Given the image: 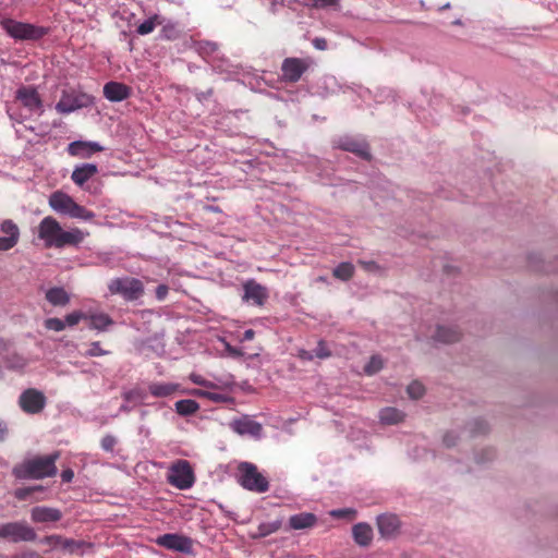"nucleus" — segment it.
<instances>
[{"instance_id":"nucleus-11","label":"nucleus","mask_w":558,"mask_h":558,"mask_svg":"<svg viewBox=\"0 0 558 558\" xmlns=\"http://www.w3.org/2000/svg\"><path fill=\"white\" fill-rule=\"evenodd\" d=\"M19 405L27 414H37L44 410L46 397L41 391L28 388L21 393Z\"/></svg>"},{"instance_id":"nucleus-30","label":"nucleus","mask_w":558,"mask_h":558,"mask_svg":"<svg viewBox=\"0 0 558 558\" xmlns=\"http://www.w3.org/2000/svg\"><path fill=\"white\" fill-rule=\"evenodd\" d=\"M175 411L181 416L193 415L199 410V404L192 399L179 400L174 404Z\"/></svg>"},{"instance_id":"nucleus-46","label":"nucleus","mask_w":558,"mask_h":558,"mask_svg":"<svg viewBox=\"0 0 558 558\" xmlns=\"http://www.w3.org/2000/svg\"><path fill=\"white\" fill-rule=\"evenodd\" d=\"M206 399L214 401V402H229L232 400V398L227 395L211 392V391H208V396Z\"/></svg>"},{"instance_id":"nucleus-24","label":"nucleus","mask_w":558,"mask_h":558,"mask_svg":"<svg viewBox=\"0 0 558 558\" xmlns=\"http://www.w3.org/2000/svg\"><path fill=\"white\" fill-rule=\"evenodd\" d=\"M148 390L156 398H165L180 391V385L174 383H151L148 386Z\"/></svg>"},{"instance_id":"nucleus-51","label":"nucleus","mask_w":558,"mask_h":558,"mask_svg":"<svg viewBox=\"0 0 558 558\" xmlns=\"http://www.w3.org/2000/svg\"><path fill=\"white\" fill-rule=\"evenodd\" d=\"M12 558H44V557L36 551L29 550V551H25V553H22L19 555H14Z\"/></svg>"},{"instance_id":"nucleus-33","label":"nucleus","mask_w":558,"mask_h":558,"mask_svg":"<svg viewBox=\"0 0 558 558\" xmlns=\"http://www.w3.org/2000/svg\"><path fill=\"white\" fill-rule=\"evenodd\" d=\"M162 23H163V19L160 15L155 14V15L150 16L148 20L141 23L137 26L136 32L138 35H142V36L148 35L154 32L156 26L161 25Z\"/></svg>"},{"instance_id":"nucleus-14","label":"nucleus","mask_w":558,"mask_h":558,"mask_svg":"<svg viewBox=\"0 0 558 558\" xmlns=\"http://www.w3.org/2000/svg\"><path fill=\"white\" fill-rule=\"evenodd\" d=\"M230 428L241 435H250L255 438H259L263 433V426L260 423L251 420L248 416L244 415L240 418H235L230 423Z\"/></svg>"},{"instance_id":"nucleus-26","label":"nucleus","mask_w":558,"mask_h":558,"mask_svg":"<svg viewBox=\"0 0 558 558\" xmlns=\"http://www.w3.org/2000/svg\"><path fill=\"white\" fill-rule=\"evenodd\" d=\"M340 147L343 150L351 151L363 159H371V154L368 150V146L365 143H361L354 140H345L340 144Z\"/></svg>"},{"instance_id":"nucleus-8","label":"nucleus","mask_w":558,"mask_h":558,"mask_svg":"<svg viewBox=\"0 0 558 558\" xmlns=\"http://www.w3.org/2000/svg\"><path fill=\"white\" fill-rule=\"evenodd\" d=\"M92 102L93 98L86 93L76 89L63 90L60 100L56 105V110L59 113H70L87 107Z\"/></svg>"},{"instance_id":"nucleus-54","label":"nucleus","mask_w":558,"mask_h":558,"mask_svg":"<svg viewBox=\"0 0 558 558\" xmlns=\"http://www.w3.org/2000/svg\"><path fill=\"white\" fill-rule=\"evenodd\" d=\"M299 357L303 361H312L314 359V354L306 350H300Z\"/></svg>"},{"instance_id":"nucleus-52","label":"nucleus","mask_w":558,"mask_h":558,"mask_svg":"<svg viewBox=\"0 0 558 558\" xmlns=\"http://www.w3.org/2000/svg\"><path fill=\"white\" fill-rule=\"evenodd\" d=\"M457 442V437L452 434V433H447L445 436H444V444L447 446V447H452L454 446Z\"/></svg>"},{"instance_id":"nucleus-38","label":"nucleus","mask_w":558,"mask_h":558,"mask_svg":"<svg viewBox=\"0 0 558 558\" xmlns=\"http://www.w3.org/2000/svg\"><path fill=\"white\" fill-rule=\"evenodd\" d=\"M82 319H87V314L82 311H74L65 316V326L73 327L77 325Z\"/></svg>"},{"instance_id":"nucleus-48","label":"nucleus","mask_w":558,"mask_h":558,"mask_svg":"<svg viewBox=\"0 0 558 558\" xmlns=\"http://www.w3.org/2000/svg\"><path fill=\"white\" fill-rule=\"evenodd\" d=\"M168 291H169V288L168 286L166 284H159L157 288H156V298L159 300V301H162L166 299L167 294H168Z\"/></svg>"},{"instance_id":"nucleus-7","label":"nucleus","mask_w":558,"mask_h":558,"mask_svg":"<svg viewBox=\"0 0 558 558\" xmlns=\"http://www.w3.org/2000/svg\"><path fill=\"white\" fill-rule=\"evenodd\" d=\"M169 484L179 489H189L195 482L193 469L189 461L178 460L171 464L167 476Z\"/></svg>"},{"instance_id":"nucleus-10","label":"nucleus","mask_w":558,"mask_h":558,"mask_svg":"<svg viewBox=\"0 0 558 558\" xmlns=\"http://www.w3.org/2000/svg\"><path fill=\"white\" fill-rule=\"evenodd\" d=\"M156 544L166 549L183 554H191L194 547V542L191 537L178 533L160 535L157 537Z\"/></svg>"},{"instance_id":"nucleus-6","label":"nucleus","mask_w":558,"mask_h":558,"mask_svg":"<svg viewBox=\"0 0 558 558\" xmlns=\"http://www.w3.org/2000/svg\"><path fill=\"white\" fill-rule=\"evenodd\" d=\"M35 530L25 521H13L0 524V539L11 543L34 542Z\"/></svg>"},{"instance_id":"nucleus-40","label":"nucleus","mask_w":558,"mask_h":558,"mask_svg":"<svg viewBox=\"0 0 558 558\" xmlns=\"http://www.w3.org/2000/svg\"><path fill=\"white\" fill-rule=\"evenodd\" d=\"M5 363L9 368L22 369L26 365V360L19 354H13L7 357Z\"/></svg>"},{"instance_id":"nucleus-16","label":"nucleus","mask_w":558,"mask_h":558,"mask_svg":"<svg viewBox=\"0 0 558 558\" xmlns=\"http://www.w3.org/2000/svg\"><path fill=\"white\" fill-rule=\"evenodd\" d=\"M62 518L59 509L37 506L31 510V519L35 523L58 522Z\"/></svg>"},{"instance_id":"nucleus-21","label":"nucleus","mask_w":558,"mask_h":558,"mask_svg":"<svg viewBox=\"0 0 558 558\" xmlns=\"http://www.w3.org/2000/svg\"><path fill=\"white\" fill-rule=\"evenodd\" d=\"M73 203L74 199L70 195L61 191L53 192L49 197L50 207L54 211L63 215H66L69 213Z\"/></svg>"},{"instance_id":"nucleus-28","label":"nucleus","mask_w":558,"mask_h":558,"mask_svg":"<svg viewBox=\"0 0 558 558\" xmlns=\"http://www.w3.org/2000/svg\"><path fill=\"white\" fill-rule=\"evenodd\" d=\"M461 333L457 328L439 326L435 339L442 343H453L460 340Z\"/></svg>"},{"instance_id":"nucleus-43","label":"nucleus","mask_w":558,"mask_h":558,"mask_svg":"<svg viewBox=\"0 0 558 558\" xmlns=\"http://www.w3.org/2000/svg\"><path fill=\"white\" fill-rule=\"evenodd\" d=\"M330 515L337 519L348 518V519H354L356 515V511L350 508L345 509H337L332 510L330 512Z\"/></svg>"},{"instance_id":"nucleus-29","label":"nucleus","mask_w":558,"mask_h":558,"mask_svg":"<svg viewBox=\"0 0 558 558\" xmlns=\"http://www.w3.org/2000/svg\"><path fill=\"white\" fill-rule=\"evenodd\" d=\"M87 319L90 320L89 327L98 331H104L113 325L112 318L105 313L87 315Z\"/></svg>"},{"instance_id":"nucleus-49","label":"nucleus","mask_w":558,"mask_h":558,"mask_svg":"<svg viewBox=\"0 0 558 558\" xmlns=\"http://www.w3.org/2000/svg\"><path fill=\"white\" fill-rule=\"evenodd\" d=\"M35 488H19L15 490V497L20 500H25Z\"/></svg>"},{"instance_id":"nucleus-47","label":"nucleus","mask_w":558,"mask_h":558,"mask_svg":"<svg viewBox=\"0 0 558 558\" xmlns=\"http://www.w3.org/2000/svg\"><path fill=\"white\" fill-rule=\"evenodd\" d=\"M190 379L192 383L196 384V385H199V386H204V387H207V388H211L214 387V384L204 379L201 375L198 374H194L192 373L190 375Z\"/></svg>"},{"instance_id":"nucleus-22","label":"nucleus","mask_w":558,"mask_h":558,"mask_svg":"<svg viewBox=\"0 0 558 558\" xmlns=\"http://www.w3.org/2000/svg\"><path fill=\"white\" fill-rule=\"evenodd\" d=\"M98 173V168L94 163H84L82 166L75 167L71 174L72 181L78 185L83 186L89 179Z\"/></svg>"},{"instance_id":"nucleus-27","label":"nucleus","mask_w":558,"mask_h":558,"mask_svg":"<svg viewBox=\"0 0 558 558\" xmlns=\"http://www.w3.org/2000/svg\"><path fill=\"white\" fill-rule=\"evenodd\" d=\"M46 300L53 306H65L70 302V295L63 288L54 287L46 292Z\"/></svg>"},{"instance_id":"nucleus-55","label":"nucleus","mask_w":558,"mask_h":558,"mask_svg":"<svg viewBox=\"0 0 558 558\" xmlns=\"http://www.w3.org/2000/svg\"><path fill=\"white\" fill-rule=\"evenodd\" d=\"M73 476H74V473L71 469H66V470L62 471V473H61V478L63 482H71Z\"/></svg>"},{"instance_id":"nucleus-45","label":"nucleus","mask_w":558,"mask_h":558,"mask_svg":"<svg viewBox=\"0 0 558 558\" xmlns=\"http://www.w3.org/2000/svg\"><path fill=\"white\" fill-rule=\"evenodd\" d=\"M117 444V440L113 436L111 435H106L105 437H102L101 439V448L106 451H112L114 446Z\"/></svg>"},{"instance_id":"nucleus-31","label":"nucleus","mask_w":558,"mask_h":558,"mask_svg":"<svg viewBox=\"0 0 558 558\" xmlns=\"http://www.w3.org/2000/svg\"><path fill=\"white\" fill-rule=\"evenodd\" d=\"M355 272L353 264L349 262L340 263L333 270L332 276L341 281H349Z\"/></svg>"},{"instance_id":"nucleus-32","label":"nucleus","mask_w":558,"mask_h":558,"mask_svg":"<svg viewBox=\"0 0 558 558\" xmlns=\"http://www.w3.org/2000/svg\"><path fill=\"white\" fill-rule=\"evenodd\" d=\"M379 418L384 424H397L404 418V414L396 408H385L380 411Z\"/></svg>"},{"instance_id":"nucleus-57","label":"nucleus","mask_w":558,"mask_h":558,"mask_svg":"<svg viewBox=\"0 0 558 558\" xmlns=\"http://www.w3.org/2000/svg\"><path fill=\"white\" fill-rule=\"evenodd\" d=\"M189 393L196 396V397H201V398H207V396H208V391L203 390V389H193V390L189 391Z\"/></svg>"},{"instance_id":"nucleus-5","label":"nucleus","mask_w":558,"mask_h":558,"mask_svg":"<svg viewBox=\"0 0 558 558\" xmlns=\"http://www.w3.org/2000/svg\"><path fill=\"white\" fill-rule=\"evenodd\" d=\"M109 292L121 295L125 301H136L144 295V284L133 277L114 278L108 283Z\"/></svg>"},{"instance_id":"nucleus-15","label":"nucleus","mask_w":558,"mask_h":558,"mask_svg":"<svg viewBox=\"0 0 558 558\" xmlns=\"http://www.w3.org/2000/svg\"><path fill=\"white\" fill-rule=\"evenodd\" d=\"M66 150L73 157L85 159L102 151L104 147L96 142L75 141L68 145Z\"/></svg>"},{"instance_id":"nucleus-3","label":"nucleus","mask_w":558,"mask_h":558,"mask_svg":"<svg viewBox=\"0 0 558 558\" xmlns=\"http://www.w3.org/2000/svg\"><path fill=\"white\" fill-rule=\"evenodd\" d=\"M0 25L15 40H38L49 32L47 27L19 22L10 17L1 19Z\"/></svg>"},{"instance_id":"nucleus-18","label":"nucleus","mask_w":558,"mask_h":558,"mask_svg":"<svg viewBox=\"0 0 558 558\" xmlns=\"http://www.w3.org/2000/svg\"><path fill=\"white\" fill-rule=\"evenodd\" d=\"M41 543L49 546L50 548H62L69 553H74L80 549L82 543L76 542L74 539L65 538L61 535H48L41 539Z\"/></svg>"},{"instance_id":"nucleus-23","label":"nucleus","mask_w":558,"mask_h":558,"mask_svg":"<svg viewBox=\"0 0 558 558\" xmlns=\"http://www.w3.org/2000/svg\"><path fill=\"white\" fill-rule=\"evenodd\" d=\"M317 518L311 512H301L289 518V525L292 530H303L316 524Z\"/></svg>"},{"instance_id":"nucleus-13","label":"nucleus","mask_w":558,"mask_h":558,"mask_svg":"<svg viewBox=\"0 0 558 558\" xmlns=\"http://www.w3.org/2000/svg\"><path fill=\"white\" fill-rule=\"evenodd\" d=\"M0 252H8L15 247L21 238L19 226L11 219H4L0 223Z\"/></svg>"},{"instance_id":"nucleus-53","label":"nucleus","mask_w":558,"mask_h":558,"mask_svg":"<svg viewBox=\"0 0 558 558\" xmlns=\"http://www.w3.org/2000/svg\"><path fill=\"white\" fill-rule=\"evenodd\" d=\"M360 264L364 269H366L368 271H375L379 268L378 265L372 260L371 262H362L361 260Z\"/></svg>"},{"instance_id":"nucleus-12","label":"nucleus","mask_w":558,"mask_h":558,"mask_svg":"<svg viewBox=\"0 0 558 558\" xmlns=\"http://www.w3.org/2000/svg\"><path fill=\"white\" fill-rule=\"evenodd\" d=\"M268 299V290L254 279H250L243 283V302L255 306H263Z\"/></svg>"},{"instance_id":"nucleus-50","label":"nucleus","mask_w":558,"mask_h":558,"mask_svg":"<svg viewBox=\"0 0 558 558\" xmlns=\"http://www.w3.org/2000/svg\"><path fill=\"white\" fill-rule=\"evenodd\" d=\"M313 46L318 50L327 49V40L325 38L316 37L313 39Z\"/></svg>"},{"instance_id":"nucleus-41","label":"nucleus","mask_w":558,"mask_h":558,"mask_svg":"<svg viewBox=\"0 0 558 558\" xmlns=\"http://www.w3.org/2000/svg\"><path fill=\"white\" fill-rule=\"evenodd\" d=\"M109 354V351L104 350L100 347L99 341H94L90 343L89 349L84 353V356L92 357V356H101Z\"/></svg>"},{"instance_id":"nucleus-60","label":"nucleus","mask_w":558,"mask_h":558,"mask_svg":"<svg viewBox=\"0 0 558 558\" xmlns=\"http://www.w3.org/2000/svg\"><path fill=\"white\" fill-rule=\"evenodd\" d=\"M8 428L3 422H0V440H3L7 435Z\"/></svg>"},{"instance_id":"nucleus-62","label":"nucleus","mask_w":558,"mask_h":558,"mask_svg":"<svg viewBox=\"0 0 558 558\" xmlns=\"http://www.w3.org/2000/svg\"><path fill=\"white\" fill-rule=\"evenodd\" d=\"M317 281H319V282H326V281H327V279H326V277L320 276V277H318V278H317Z\"/></svg>"},{"instance_id":"nucleus-20","label":"nucleus","mask_w":558,"mask_h":558,"mask_svg":"<svg viewBox=\"0 0 558 558\" xmlns=\"http://www.w3.org/2000/svg\"><path fill=\"white\" fill-rule=\"evenodd\" d=\"M378 531L384 537L396 535L400 527V520L395 514H381L377 518Z\"/></svg>"},{"instance_id":"nucleus-36","label":"nucleus","mask_w":558,"mask_h":558,"mask_svg":"<svg viewBox=\"0 0 558 558\" xmlns=\"http://www.w3.org/2000/svg\"><path fill=\"white\" fill-rule=\"evenodd\" d=\"M384 367V360L380 355L375 354L372 355L368 363L364 366V372L366 375H374L378 373Z\"/></svg>"},{"instance_id":"nucleus-9","label":"nucleus","mask_w":558,"mask_h":558,"mask_svg":"<svg viewBox=\"0 0 558 558\" xmlns=\"http://www.w3.org/2000/svg\"><path fill=\"white\" fill-rule=\"evenodd\" d=\"M312 60L310 58H286L281 64L282 78L287 83H296L302 75L310 69Z\"/></svg>"},{"instance_id":"nucleus-34","label":"nucleus","mask_w":558,"mask_h":558,"mask_svg":"<svg viewBox=\"0 0 558 558\" xmlns=\"http://www.w3.org/2000/svg\"><path fill=\"white\" fill-rule=\"evenodd\" d=\"M71 218L82 219V220H92L95 217V214L88 209H86L84 206L77 204L75 201L72 204L69 213L66 214Z\"/></svg>"},{"instance_id":"nucleus-44","label":"nucleus","mask_w":558,"mask_h":558,"mask_svg":"<svg viewBox=\"0 0 558 558\" xmlns=\"http://www.w3.org/2000/svg\"><path fill=\"white\" fill-rule=\"evenodd\" d=\"M315 356L318 359H327L331 355L329 349L327 348L324 340H320L317 344V348L314 351Z\"/></svg>"},{"instance_id":"nucleus-37","label":"nucleus","mask_w":558,"mask_h":558,"mask_svg":"<svg viewBox=\"0 0 558 558\" xmlns=\"http://www.w3.org/2000/svg\"><path fill=\"white\" fill-rule=\"evenodd\" d=\"M407 391H408V395L410 396V398L418 399L424 395L425 388H424L423 384H421L417 380H414L408 386Z\"/></svg>"},{"instance_id":"nucleus-25","label":"nucleus","mask_w":558,"mask_h":558,"mask_svg":"<svg viewBox=\"0 0 558 558\" xmlns=\"http://www.w3.org/2000/svg\"><path fill=\"white\" fill-rule=\"evenodd\" d=\"M353 538L360 546H368L373 539V530L367 523H357L352 529Z\"/></svg>"},{"instance_id":"nucleus-4","label":"nucleus","mask_w":558,"mask_h":558,"mask_svg":"<svg viewBox=\"0 0 558 558\" xmlns=\"http://www.w3.org/2000/svg\"><path fill=\"white\" fill-rule=\"evenodd\" d=\"M238 482L246 490L263 494L269 489V481L254 463L241 462L238 465Z\"/></svg>"},{"instance_id":"nucleus-17","label":"nucleus","mask_w":558,"mask_h":558,"mask_svg":"<svg viewBox=\"0 0 558 558\" xmlns=\"http://www.w3.org/2000/svg\"><path fill=\"white\" fill-rule=\"evenodd\" d=\"M131 88L119 82H108L104 86V96L110 101H122L130 97Z\"/></svg>"},{"instance_id":"nucleus-2","label":"nucleus","mask_w":558,"mask_h":558,"mask_svg":"<svg viewBox=\"0 0 558 558\" xmlns=\"http://www.w3.org/2000/svg\"><path fill=\"white\" fill-rule=\"evenodd\" d=\"M59 457L60 453L57 451L49 456L27 459L22 463L16 464L12 470V474L19 480H41L54 476L58 471L56 462Z\"/></svg>"},{"instance_id":"nucleus-39","label":"nucleus","mask_w":558,"mask_h":558,"mask_svg":"<svg viewBox=\"0 0 558 558\" xmlns=\"http://www.w3.org/2000/svg\"><path fill=\"white\" fill-rule=\"evenodd\" d=\"M44 326L48 330L62 331L65 328V323L60 318L52 317L45 319Z\"/></svg>"},{"instance_id":"nucleus-58","label":"nucleus","mask_w":558,"mask_h":558,"mask_svg":"<svg viewBox=\"0 0 558 558\" xmlns=\"http://www.w3.org/2000/svg\"><path fill=\"white\" fill-rule=\"evenodd\" d=\"M10 341L3 338H0V353L9 351Z\"/></svg>"},{"instance_id":"nucleus-42","label":"nucleus","mask_w":558,"mask_h":558,"mask_svg":"<svg viewBox=\"0 0 558 558\" xmlns=\"http://www.w3.org/2000/svg\"><path fill=\"white\" fill-rule=\"evenodd\" d=\"M308 5L314 9H327L339 5V0H308Z\"/></svg>"},{"instance_id":"nucleus-59","label":"nucleus","mask_w":558,"mask_h":558,"mask_svg":"<svg viewBox=\"0 0 558 558\" xmlns=\"http://www.w3.org/2000/svg\"><path fill=\"white\" fill-rule=\"evenodd\" d=\"M255 336V332L253 329H247L243 333V340H252Z\"/></svg>"},{"instance_id":"nucleus-56","label":"nucleus","mask_w":558,"mask_h":558,"mask_svg":"<svg viewBox=\"0 0 558 558\" xmlns=\"http://www.w3.org/2000/svg\"><path fill=\"white\" fill-rule=\"evenodd\" d=\"M174 26L173 25H166L162 31H161V34L163 37L168 38V39H171V33L174 32Z\"/></svg>"},{"instance_id":"nucleus-35","label":"nucleus","mask_w":558,"mask_h":558,"mask_svg":"<svg viewBox=\"0 0 558 558\" xmlns=\"http://www.w3.org/2000/svg\"><path fill=\"white\" fill-rule=\"evenodd\" d=\"M282 525L280 520H276L272 522L260 523L257 526V532L254 534V537H266L275 532H277Z\"/></svg>"},{"instance_id":"nucleus-61","label":"nucleus","mask_w":558,"mask_h":558,"mask_svg":"<svg viewBox=\"0 0 558 558\" xmlns=\"http://www.w3.org/2000/svg\"><path fill=\"white\" fill-rule=\"evenodd\" d=\"M135 396H138V393L135 390H131L124 395L125 400L131 401L135 398Z\"/></svg>"},{"instance_id":"nucleus-1","label":"nucleus","mask_w":558,"mask_h":558,"mask_svg":"<svg viewBox=\"0 0 558 558\" xmlns=\"http://www.w3.org/2000/svg\"><path fill=\"white\" fill-rule=\"evenodd\" d=\"M38 238L44 241L46 247L62 248L78 245L83 242L85 234L78 228L65 231L56 218L47 216L39 222Z\"/></svg>"},{"instance_id":"nucleus-19","label":"nucleus","mask_w":558,"mask_h":558,"mask_svg":"<svg viewBox=\"0 0 558 558\" xmlns=\"http://www.w3.org/2000/svg\"><path fill=\"white\" fill-rule=\"evenodd\" d=\"M16 98L29 110L41 109V99L37 90L33 87H21L16 92Z\"/></svg>"}]
</instances>
